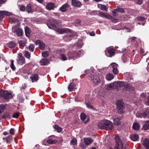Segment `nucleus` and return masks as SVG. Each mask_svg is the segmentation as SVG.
<instances>
[{"label":"nucleus","instance_id":"1","mask_svg":"<svg viewBox=\"0 0 149 149\" xmlns=\"http://www.w3.org/2000/svg\"><path fill=\"white\" fill-rule=\"evenodd\" d=\"M47 25L49 29H53L60 34L70 32L69 29L59 28L60 25V22L56 20L52 19L49 21Z\"/></svg>","mask_w":149,"mask_h":149},{"label":"nucleus","instance_id":"2","mask_svg":"<svg viewBox=\"0 0 149 149\" xmlns=\"http://www.w3.org/2000/svg\"><path fill=\"white\" fill-rule=\"evenodd\" d=\"M98 127L100 129L105 130H107L113 129L114 125L113 123L109 120L104 119L99 122L97 124Z\"/></svg>","mask_w":149,"mask_h":149},{"label":"nucleus","instance_id":"3","mask_svg":"<svg viewBox=\"0 0 149 149\" xmlns=\"http://www.w3.org/2000/svg\"><path fill=\"white\" fill-rule=\"evenodd\" d=\"M115 140L116 143L114 149H125V147H123L122 141L118 136H116Z\"/></svg>","mask_w":149,"mask_h":149},{"label":"nucleus","instance_id":"4","mask_svg":"<svg viewBox=\"0 0 149 149\" xmlns=\"http://www.w3.org/2000/svg\"><path fill=\"white\" fill-rule=\"evenodd\" d=\"M0 97L6 99H11L13 96L10 92L2 90L0 91Z\"/></svg>","mask_w":149,"mask_h":149},{"label":"nucleus","instance_id":"5","mask_svg":"<svg viewBox=\"0 0 149 149\" xmlns=\"http://www.w3.org/2000/svg\"><path fill=\"white\" fill-rule=\"evenodd\" d=\"M136 116L138 118H145L149 116V108H147L143 113L138 112L136 114Z\"/></svg>","mask_w":149,"mask_h":149},{"label":"nucleus","instance_id":"6","mask_svg":"<svg viewBox=\"0 0 149 149\" xmlns=\"http://www.w3.org/2000/svg\"><path fill=\"white\" fill-rule=\"evenodd\" d=\"M117 109L120 113H123V110L124 109V104L123 102L120 101L118 100L117 102Z\"/></svg>","mask_w":149,"mask_h":149},{"label":"nucleus","instance_id":"7","mask_svg":"<svg viewBox=\"0 0 149 149\" xmlns=\"http://www.w3.org/2000/svg\"><path fill=\"white\" fill-rule=\"evenodd\" d=\"M80 118L81 120L85 124L88 123L90 120V118L88 116H87L84 113H81L80 114Z\"/></svg>","mask_w":149,"mask_h":149},{"label":"nucleus","instance_id":"8","mask_svg":"<svg viewBox=\"0 0 149 149\" xmlns=\"http://www.w3.org/2000/svg\"><path fill=\"white\" fill-rule=\"evenodd\" d=\"M89 75L95 84L100 83V80L99 77L97 75L95 74L94 73H93V74L91 73L89 74Z\"/></svg>","mask_w":149,"mask_h":149},{"label":"nucleus","instance_id":"9","mask_svg":"<svg viewBox=\"0 0 149 149\" xmlns=\"http://www.w3.org/2000/svg\"><path fill=\"white\" fill-rule=\"evenodd\" d=\"M68 34L67 36H65L63 38L65 41H70L74 36L76 33H75L71 32Z\"/></svg>","mask_w":149,"mask_h":149},{"label":"nucleus","instance_id":"10","mask_svg":"<svg viewBox=\"0 0 149 149\" xmlns=\"http://www.w3.org/2000/svg\"><path fill=\"white\" fill-rule=\"evenodd\" d=\"M98 15H99V16L101 17H105L106 18L109 19H111L113 21L115 19L114 17L109 15L107 14L106 13L102 12H100Z\"/></svg>","mask_w":149,"mask_h":149},{"label":"nucleus","instance_id":"11","mask_svg":"<svg viewBox=\"0 0 149 149\" xmlns=\"http://www.w3.org/2000/svg\"><path fill=\"white\" fill-rule=\"evenodd\" d=\"M13 32H16L17 35L19 36H21L23 34V31L21 29L15 27L12 28Z\"/></svg>","mask_w":149,"mask_h":149},{"label":"nucleus","instance_id":"12","mask_svg":"<svg viewBox=\"0 0 149 149\" xmlns=\"http://www.w3.org/2000/svg\"><path fill=\"white\" fill-rule=\"evenodd\" d=\"M18 57V58L17 59V61L18 64L22 65L25 63V59L23 56H22V54Z\"/></svg>","mask_w":149,"mask_h":149},{"label":"nucleus","instance_id":"13","mask_svg":"<svg viewBox=\"0 0 149 149\" xmlns=\"http://www.w3.org/2000/svg\"><path fill=\"white\" fill-rule=\"evenodd\" d=\"M71 3L72 5L77 7H80L81 6V2L77 0H72Z\"/></svg>","mask_w":149,"mask_h":149},{"label":"nucleus","instance_id":"14","mask_svg":"<svg viewBox=\"0 0 149 149\" xmlns=\"http://www.w3.org/2000/svg\"><path fill=\"white\" fill-rule=\"evenodd\" d=\"M84 143L87 145H88L93 141V139L91 137L84 138Z\"/></svg>","mask_w":149,"mask_h":149},{"label":"nucleus","instance_id":"15","mask_svg":"<svg viewBox=\"0 0 149 149\" xmlns=\"http://www.w3.org/2000/svg\"><path fill=\"white\" fill-rule=\"evenodd\" d=\"M126 84L125 82L121 81H116L114 82L115 86L117 87H120L125 85Z\"/></svg>","mask_w":149,"mask_h":149},{"label":"nucleus","instance_id":"16","mask_svg":"<svg viewBox=\"0 0 149 149\" xmlns=\"http://www.w3.org/2000/svg\"><path fill=\"white\" fill-rule=\"evenodd\" d=\"M143 144L146 149H149V139H145L143 141Z\"/></svg>","mask_w":149,"mask_h":149},{"label":"nucleus","instance_id":"17","mask_svg":"<svg viewBox=\"0 0 149 149\" xmlns=\"http://www.w3.org/2000/svg\"><path fill=\"white\" fill-rule=\"evenodd\" d=\"M76 85L73 83H71L68 86V88L70 92L74 90L76 88Z\"/></svg>","mask_w":149,"mask_h":149},{"label":"nucleus","instance_id":"18","mask_svg":"<svg viewBox=\"0 0 149 149\" xmlns=\"http://www.w3.org/2000/svg\"><path fill=\"white\" fill-rule=\"evenodd\" d=\"M10 13L8 12L5 11H0V19H3L6 15H9Z\"/></svg>","mask_w":149,"mask_h":149},{"label":"nucleus","instance_id":"19","mask_svg":"<svg viewBox=\"0 0 149 149\" xmlns=\"http://www.w3.org/2000/svg\"><path fill=\"white\" fill-rule=\"evenodd\" d=\"M54 3L52 2H49L48 3L46 6V8L47 9L51 10L54 9Z\"/></svg>","mask_w":149,"mask_h":149},{"label":"nucleus","instance_id":"20","mask_svg":"<svg viewBox=\"0 0 149 149\" xmlns=\"http://www.w3.org/2000/svg\"><path fill=\"white\" fill-rule=\"evenodd\" d=\"M69 5L68 3H65L61 6L60 8V10L63 12H65L66 11V8L68 7Z\"/></svg>","mask_w":149,"mask_h":149},{"label":"nucleus","instance_id":"21","mask_svg":"<svg viewBox=\"0 0 149 149\" xmlns=\"http://www.w3.org/2000/svg\"><path fill=\"white\" fill-rule=\"evenodd\" d=\"M26 10L28 13H32L34 11L32 9L31 6L30 4H29L27 5L26 8Z\"/></svg>","mask_w":149,"mask_h":149},{"label":"nucleus","instance_id":"22","mask_svg":"<svg viewBox=\"0 0 149 149\" xmlns=\"http://www.w3.org/2000/svg\"><path fill=\"white\" fill-rule=\"evenodd\" d=\"M40 62L41 65H45L48 64L49 61L47 59H43L40 60Z\"/></svg>","mask_w":149,"mask_h":149},{"label":"nucleus","instance_id":"23","mask_svg":"<svg viewBox=\"0 0 149 149\" xmlns=\"http://www.w3.org/2000/svg\"><path fill=\"white\" fill-rule=\"evenodd\" d=\"M140 127V125L139 123L137 122L134 123L132 126L133 129L135 130H139Z\"/></svg>","mask_w":149,"mask_h":149},{"label":"nucleus","instance_id":"24","mask_svg":"<svg viewBox=\"0 0 149 149\" xmlns=\"http://www.w3.org/2000/svg\"><path fill=\"white\" fill-rule=\"evenodd\" d=\"M47 142L49 144H52L57 143V141L52 139H49L47 140Z\"/></svg>","mask_w":149,"mask_h":149},{"label":"nucleus","instance_id":"25","mask_svg":"<svg viewBox=\"0 0 149 149\" xmlns=\"http://www.w3.org/2000/svg\"><path fill=\"white\" fill-rule=\"evenodd\" d=\"M31 79L32 82L36 81L38 79V75L37 74H33L31 76Z\"/></svg>","mask_w":149,"mask_h":149},{"label":"nucleus","instance_id":"26","mask_svg":"<svg viewBox=\"0 0 149 149\" xmlns=\"http://www.w3.org/2000/svg\"><path fill=\"white\" fill-rule=\"evenodd\" d=\"M143 128L144 130L149 129V120L146 121L143 126Z\"/></svg>","mask_w":149,"mask_h":149},{"label":"nucleus","instance_id":"27","mask_svg":"<svg viewBox=\"0 0 149 149\" xmlns=\"http://www.w3.org/2000/svg\"><path fill=\"white\" fill-rule=\"evenodd\" d=\"M138 135L136 134H134L130 136V139L133 141H136L138 139Z\"/></svg>","mask_w":149,"mask_h":149},{"label":"nucleus","instance_id":"28","mask_svg":"<svg viewBox=\"0 0 149 149\" xmlns=\"http://www.w3.org/2000/svg\"><path fill=\"white\" fill-rule=\"evenodd\" d=\"M3 139L5 140V141L7 143H10V142L12 140V136H8L4 137Z\"/></svg>","mask_w":149,"mask_h":149},{"label":"nucleus","instance_id":"29","mask_svg":"<svg viewBox=\"0 0 149 149\" xmlns=\"http://www.w3.org/2000/svg\"><path fill=\"white\" fill-rule=\"evenodd\" d=\"M34 46L33 44H31L27 47H26V50H29L31 52H33L34 49Z\"/></svg>","mask_w":149,"mask_h":149},{"label":"nucleus","instance_id":"30","mask_svg":"<svg viewBox=\"0 0 149 149\" xmlns=\"http://www.w3.org/2000/svg\"><path fill=\"white\" fill-rule=\"evenodd\" d=\"M8 47L10 48H14L16 46V43L13 42H10L7 44Z\"/></svg>","mask_w":149,"mask_h":149},{"label":"nucleus","instance_id":"31","mask_svg":"<svg viewBox=\"0 0 149 149\" xmlns=\"http://www.w3.org/2000/svg\"><path fill=\"white\" fill-rule=\"evenodd\" d=\"M98 7L102 10L107 11V8L106 6L102 4H99L98 5Z\"/></svg>","mask_w":149,"mask_h":149},{"label":"nucleus","instance_id":"32","mask_svg":"<svg viewBox=\"0 0 149 149\" xmlns=\"http://www.w3.org/2000/svg\"><path fill=\"white\" fill-rule=\"evenodd\" d=\"M107 52L110 55V56H113L115 53L114 49L112 48H109V49Z\"/></svg>","mask_w":149,"mask_h":149},{"label":"nucleus","instance_id":"33","mask_svg":"<svg viewBox=\"0 0 149 149\" xmlns=\"http://www.w3.org/2000/svg\"><path fill=\"white\" fill-rule=\"evenodd\" d=\"M59 58L63 61H65L67 59L66 56L65 54H60Z\"/></svg>","mask_w":149,"mask_h":149},{"label":"nucleus","instance_id":"34","mask_svg":"<svg viewBox=\"0 0 149 149\" xmlns=\"http://www.w3.org/2000/svg\"><path fill=\"white\" fill-rule=\"evenodd\" d=\"M113 121L114 124L115 125H119L120 124V120L118 118H114Z\"/></svg>","mask_w":149,"mask_h":149},{"label":"nucleus","instance_id":"35","mask_svg":"<svg viewBox=\"0 0 149 149\" xmlns=\"http://www.w3.org/2000/svg\"><path fill=\"white\" fill-rule=\"evenodd\" d=\"M113 75L111 74H107L106 76V79L108 81L111 80L112 79H113Z\"/></svg>","mask_w":149,"mask_h":149},{"label":"nucleus","instance_id":"36","mask_svg":"<svg viewBox=\"0 0 149 149\" xmlns=\"http://www.w3.org/2000/svg\"><path fill=\"white\" fill-rule=\"evenodd\" d=\"M107 89L108 90H110L114 86H115L114 84V83H110L107 85L106 86Z\"/></svg>","mask_w":149,"mask_h":149},{"label":"nucleus","instance_id":"37","mask_svg":"<svg viewBox=\"0 0 149 149\" xmlns=\"http://www.w3.org/2000/svg\"><path fill=\"white\" fill-rule=\"evenodd\" d=\"M25 33L26 36L28 37L30 35V29L29 27H26L25 29Z\"/></svg>","mask_w":149,"mask_h":149},{"label":"nucleus","instance_id":"38","mask_svg":"<svg viewBox=\"0 0 149 149\" xmlns=\"http://www.w3.org/2000/svg\"><path fill=\"white\" fill-rule=\"evenodd\" d=\"M14 61H13L12 60H11L10 64V67H11V68L12 69L13 71L15 70V66L14 64Z\"/></svg>","mask_w":149,"mask_h":149},{"label":"nucleus","instance_id":"39","mask_svg":"<svg viewBox=\"0 0 149 149\" xmlns=\"http://www.w3.org/2000/svg\"><path fill=\"white\" fill-rule=\"evenodd\" d=\"M39 46L40 49L41 50H44L45 47L44 43L42 42L40 44Z\"/></svg>","mask_w":149,"mask_h":149},{"label":"nucleus","instance_id":"40","mask_svg":"<svg viewBox=\"0 0 149 149\" xmlns=\"http://www.w3.org/2000/svg\"><path fill=\"white\" fill-rule=\"evenodd\" d=\"M42 56L45 58H46L49 55L48 52L47 51L44 52L42 53Z\"/></svg>","mask_w":149,"mask_h":149},{"label":"nucleus","instance_id":"41","mask_svg":"<svg viewBox=\"0 0 149 149\" xmlns=\"http://www.w3.org/2000/svg\"><path fill=\"white\" fill-rule=\"evenodd\" d=\"M83 52V51H75L74 52V53L77 54V56H79L83 55L82 53Z\"/></svg>","mask_w":149,"mask_h":149},{"label":"nucleus","instance_id":"42","mask_svg":"<svg viewBox=\"0 0 149 149\" xmlns=\"http://www.w3.org/2000/svg\"><path fill=\"white\" fill-rule=\"evenodd\" d=\"M25 56L28 59H29L31 57L30 54L28 51H25Z\"/></svg>","mask_w":149,"mask_h":149},{"label":"nucleus","instance_id":"43","mask_svg":"<svg viewBox=\"0 0 149 149\" xmlns=\"http://www.w3.org/2000/svg\"><path fill=\"white\" fill-rule=\"evenodd\" d=\"M26 44V42L25 41L21 40L19 42V45L22 46H24Z\"/></svg>","mask_w":149,"mask_h":149},{"label":"nucleus","instance_id":"44","mask_svg":"<svg viewBox=\"0 0 149 149\" xmlns=\"http://www.w3.org/2000/svg\"><path fill=\"white\" fill-rule=\"evenodd\" d=\"M111 65L113 69H117V67L118 66V65L115 63H112Z\"/></svg>","mask_w":149,"mask_h":149},{"label":"nucleus","instance_id":"45","mask_svg":"<svg viewBox=\"0 0 149 149\" xmlns=\"http://www.w3.org/2000/svg\"><path fill=\"white\" fill-rule=\"evenodd\" d=\"M116 10L118 12L123 13L125 12L124 9L120 8H117L116 9Z\"/></svg>","mask_w":149,"mask_h":149},{"label":"nucleus","instance_id":"46","mask_svg":"<svg viewBox=\"0 0 149 149\" xmlns=\"http://www.w3.org/2000/svg\"><path fill=\"white\" fill-rule=\"evenodd\" d=\"M53 127L57 130H62L61 128L59 127L58 125H54L53 126Z\"/></svg>","mask_w":149,"mask_h":149},{"label":"nucleus","instance_id":"47","mask_svg":"<svg viewBox=\"0 0 149 149\" xmlns=\"http://www.w3.org/2000/svg\"><path fill=\"white\" fill-rule=\"evenodd\" d=\"M5 109V106L3 105H0V113L3 111Z\"/></svg>","mask_w":149,"mask_h":149},{"label":"nucleus","instance_id":"48","mask_svg":"<svg viewBox=\"0 0 149 149\" xmlns=\"http://www.w3.org/2000/svg\"><path fill=\"white\" fill-rule=\"evenodd\" d=\"M77 140L76 139H74L70 141V144L73 145H75L76 144Z\"/></svg>","mask_w":149,"mask_h":149},{"label":"nucleus","instance_id":"49","mask_svg":"<svg viewBox=\"0 0 149 149\" xmlns=\"http://www.w3.org/2000/svg\"><path fill=\"white\" fill-rule=\"evenodd\" d=\"M67 55L69 59H72L74 57V55L72 54L70 52H68Z\"/></svg>","mask_w":149,"mask_h":149},{"label":"nucleus","instance_id":"50","mask_svg":"<svg viewBox=\"0 0 149 149\" xmlns=\"http://www.w3.org/2000/svg\"><path fill=\"white\" fill-rule=\"evenodd\" d=\"M137 19L139 21H143L145 20V18L144 17H139L137 18Z\"/></svg>","mask_w":149,"mask_h":149},{"label":"nucleus","instance_id":"51","mask_svg":"<svg viewBox=\"0 0 149 149\" xmlns=\"http://www.w3.org/2000/svg\"><path fill=\"white\" fill-rule=\"evenodd\" d=\"M19 115V113L18 112H16L14 113L13 115V118H17Z\"/></svg>","mask_w":149,"mask_h":149},{"label":"nucleus","instance_id":"52","mask_svg":"<svg viewBox=\"0 0 149 149\" xmlns=\"http://www.w3.org/2000/svg\"><path fill=\"white\" fill-rule=\"evenodd\" d=\"M126 86L127 87V88L129 90H133V88L130 85L127 84Z\"/></svg>","mask_w":149,"mask_h":149},{"label":"nucleus","instance_id":"53","mask_svg":"<svg viewBox=\"0 0 149 149\" xmlns=\"http://www.w3.org/2000/svg\"><path fill=\"white\" fill-rule=\"evenodd\" d=\"M86 105L87 107H88V108L90 109H93V107L88 103H86Z\"/></svg>","mask_w":149,"mask_h":149},{"label":"nucleus","instance_id":"54","mask_svg":"<svg viewBox=\"0 0 149 149\" xmlns=\"http://www.w3.org/2000/svg\"><path fill=\"white\" fill-rule=\"evenodd\" d=\"M18 99L20 102H22L24 100V99L21 96H19L18 97Z\"/></svg>","mask_w":149,"mask_h":149},{"label":"nucleus","instance_id":"55","mask_svg":"<svg viewBox=\"0 0 149 149\" xmlns=\"http://www.w3.org/2000/svg\"><path fill=\"white\" fill-rule=\"evenodd\" d=\"M25 7L24 6H22L20 7V10L21 11H24L25 10Z\"/></svg>","mask_w":149,"mask_h":149},{"label":"nucleus","instance_id":"56","mask_svg":"<svg viewBox=\"0 0 149 149\" xmlns=\"http://www.w3.org/2000/svg\"><path fill=\"white\" fill-rule=\"evenodd\" d=\"M113 72L115 74H117L118 73V71L117 69H113Z\"/></svg>","mask_w":149,"mask_h":149},{"label":"nucleus","instance_id":"57","mask_svg":"<svg viewBox=\"0 0 149 149\" xmlns=\"http://www.w3.org/2000/svg\"><path fill=\"white\" fill-rule=\"evenodd\" d=\"M117 12H118L116 10V9L115 10H114L113 11L112 13H113V15L114 16H115V15H116V13Z\"/></svg>","mask_w":149,"mask_h":149},{"label":"nucleus","instance_id":"58","mask_svg":"<svg viewBox=\"0 0 149 149\" xmlns=\"http://www.w3.org/2000/svg\"><path fill=\"white\" fill-rule=\"evenodd\" d=\"M42 42L40 41L39 40H37L36 42L35 43L36 44L38 45V44H40V43H41V42Z\"/></svg>","mask_w":149,"mask_h":149},{"label":"nucleus","instance_id":"59","mask_svg":"<svg viewBox=\"0 0 149 149\" xmlns=\"http://www.w3.org/2000/svg\"><path fill=\"white\" fill-rule=\"evenodd\" d=\"M142 0H138L137 3L139 4H141L142 3Z\"/></svg>","mask_w":149,"mask_h":149},{"label":"nucleus","instance_id":"60","mask_svg":"<svg viewBox=\"0 0 149 149\" xmlns=\"http://www.w3.org/2000/svg\"><path fill=\"white\" fill-rule=\"evenodd\" d=\"M6 1V0H0V4L4 3Z\"/></svg>","mask_w":149,"mask_h":149},{"label":"nucleus","instance_id":"61","mask_svg":"<svg viewBox=\"0 0 149 149\" xmlns=\"http://www.w3.org/2000/svg\"><path fill=\"white\" fill-rule=\"evenodd\" d=\"M141 97H144L146 96V95L145 93H142L141 95Z\"/></svg>","mask_w":149,"mask_h":149},{"label":"nucleus","instance_id":"62","mask_svg":"<svg viewBox=\"0 0 149 149\" xmlns=\"http://www.w3.org/2000/svg\"><path fill=\"white\" fill-rule=\"evenodd\" d=\"M90 35L91 36H94L95 35V33L94 32H91L90 33Z\"/></svg>","mask_w":149,"mask_h":149},{"label":"nucleus","instance_id":"63","mask_svg":"<svg viewBox=\"0 0 149 149\" xmlns=\"http://www.w3.org/2000/svg\"><path fill=\"white\" fill-rule=\"evenodd\" d=\"M81 22V21L79 19H77L76 21V23L78 24H79Z\"/></svg>","mask_w":149,"mask_h":149},{"label":"nucleus","instance_id":"64","mask_svg":"<svg viewBox=\"0 0 149 149\" xmlns=\"http://www.w3.org/2000/svg\"><path fill=\"white\" fill-rule=\"evenodd\" d=\"M10 133L12 134H13L15 132L14 131H9Z\"/></svg>","mask_w":149,"mask_h":149}]
</instances>
